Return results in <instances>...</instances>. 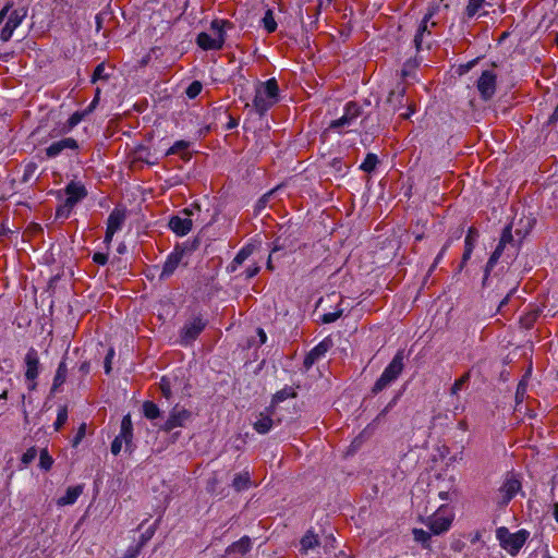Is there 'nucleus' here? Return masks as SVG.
Here are the masks:
<instances>
[{"mask_svg": "<svg viewBox=\"0 0 558 558\" xmlns=\"http://www.w3.org/2000/svg\"><path fill=\"white\" fill-rule=\"evenodd\" d=\"M279 87L275 78L258 84L253 107L259 116H264L278 101Z\"/></svg>", "mask_w": 558, "mask_h": 558, "instance_id": "1", "label": "nucleus"}, {"mask_svg": "<svg viewBox=\"0 0 558 558\" xmlns=\"http://www.w3.org/2000/svg\"><path fill=\"white\" fill-rule=\"evenodd\" d=\"M404 352L403 350H399L397 354L393 356L392 361L389 365L384 369L380 377L375 383L372 392L378 393L383 391L386 387H388L392 381H395L399 375L402 373L404 368Z\"/></svg>", "mask_w": 558, "mask_h": 558, "instance_id": "2", "label": "nucleus"}, {"mask_svg": "<svg viewBox=\"0 0 558 558\" xmlns=\"http://www.w3.org/2000/svg\"><path fill=\"white\" fill-rule=\"evenodd\" d=\"M361 107L356 102H348L345 105L343 116L339 119L332 120L329 123V126L326 129L325 133L328 131L342 133L344 129L352 126L353 122L361 116Z\"/></svg>", "mask_w": 558, "mask_h": 558, "instance_id": "3", "label": "nucleus"}, {"mask_svg": "<svg viewBox=\"0 0 558 558\" xmlns=\"http://www.w3.org/2000/svg\"><path fill=\"white\" fill-rule=\"evenodd\" d=\"M527 532L522 530L517 533H510L506 527L497 531V536L504 548L508 549L511 555H515L524 545L527 538Z\"/></svg>", "mask_w": 558, "mask_h": 558, "instance_id": "4", "label": "nucleus"}, {"mask_svg": "<svg viewBox=\"0 0 558 558\" xmlns=\"http://www.w3.org/2000/svg\"><path fill=\"white\" fill-rule=\"evenodd\" d=\"M26 371L25 378L29 381L28 389L35 390L37 387L36 378L39 374V356L35 348H29L24 359Z\"/></svg>", "mask_w": 558, "mask_h": 558, "instance_id": "5", "label": "nucleus"}, {"mask_svg": "<svg viewBox=\"0 0 558 558\" xmlns=\"http://www.w3.org/2000/svg\"><path fill=\"white\" fill-rule=\"evenodd\" d=\"M444 506H440L437 512H435L433 515L428 517L426 520V525L429 527L430 532L434 535H440L445 532H447L452 523V517L451 515H444L441 513Z\"/></svg>", "mask_w": 558, "mask_h": 558, "instance_id": "6", "label": "nucleus"}, {"mask_svg": "<svg viewBox=\"0 0 558 558\" xmlns=\"http://www.w3.org/2000/svg\"><path fill=\"white\" fill-rule=\"evenodd\" d=\"M387 104L391 106L392 111H397L407 106V112L400 113L403 119H408L412 113V109L410 105H408V99H405V87L401 84H398L397 87L389 93Z\"/></svg>", "mask_w": 558, "mask_h": 558, "instance_id": "7", "label": "nucleus"}, {"mask_svg": "<svg viewBox=\"0 0 558 558\" xmlns=\"http://www.w3.org/2000/svg\"><path fill=\"white\" fill-rule=\"evenodd\" d=\"M496 80L497 75L493 71L486 70L482 72L476 85L482 99L488 100L494 96Z\"/></svg>", "mask_w": 558, "mask_h": 558, "instance_id": "8", "label": "nucleus"}, {"mask_svg": "<svg viewBox=\"0 0 558 558\" xmlns=\"http://www.w3.org/2000/svg\"><path fill=\"white\" fill-rule=\"evenodd\" d=\"M26 16V11L24 9H17L10 13L5 25L2 27L0 32V39L2 41H8L14 32V29L22 23L24 17Z\"/></svg>", "mask_w": 558, "mask_h": 558, "instance_id": "9", "label": "nucleus"}, {"mask_svg": "<svg viewBox=\"0 0 558 558\" xmlns=\"http://www.w3.org/2000/svg\"><path fill=\"white\" fill-rule=\"evenodd\" d=\"M191 417V412L185 410L184 408L174 407L165 422L162 429L166 432H170L175 427L183 426L184 423Z\"/></svg>", "mask_w": 558, "mask_h": 558, "instance_id": "10", "label": "nucleus"}, {"mask_svg": "<svg viewBox=\"0 0 558 558\" xmlns=\"http://www.w3.org/2000/svg\"><path fill=\"white\" fill-rule=\"evenodd\" d=\"M184 253V248L175 247L174 252H172L168 256L167 260L163 264L162 271L159 276L160 280H166L173 275L179 264L181 263Z\"/></svg>", "mask_w": 558, "mask_h": 558, "instance_id": "11", "label": "nucleus"}, {"mask_svg": "<svg viewBox=\"0 0 558 558\" xmlns=\"http://www.w3.org/2000/svg\"><path fill=\"white\" fill-rule=\"evenodd\" d=\"M205 323L202 318H194L192 322L186 324L181 331V341L184 344L194 341L198 335L204 330Z\"/></svg>", "mask_w": 558, "mask_h": 558, "instance_id": "12", "label": "nucleus"}, {"mask_svg": "<svg viewBox=\"0 0 558 558\" xmlns=\"http://www.w3.org/2000/svg\"><path fill=\"white\" fill-rule=\"evenodd\" d=\"M521 488V483L513 478H507L502 486L499 489L500 499L498 500V504L500 506H506L519 492Z\"/></svg>", "mask_w": 558, "mask_h": 558, "instance_id": "13", "label": "nucleus"}, {"mask_svg": "<svg viewBox=\"0 0 558 558\" xmlns=\"http://www.w3.org/2000/svg\"><path fill=\"white\" fill-rule=\"evenodd\" d=\"M78 144L76 140L72 137H65L58 142H53L50 146L46 148V155L49 158H54L60 155L64 149H77Z\"/></svg>", "mask_w": 558, "mask_h": 558, "instance_id": "14", "label": "nucleus"}, {"mask_svg": "<svg viewBox=\"0 0 558 558\" xmlns=\"http://www.w3.org/2000/svg\"><path fill=\"white\" fill-rule=\"evenodd\" d=\"M196 43L204 50H218L222 48L225 38L222 34H219L216 37H211L207 33H201L197 36Z\"/></svg>", "mask_w": 558, "mask_h": 558, "instance_id": "15", "label": "nucleus"}, {"mask_svg": "<svg viewBox=\"0 0 558 558\" xmlns=\"http://www.w3.org/2000/svg\"><path fill=\"white\" fill-rule=\"evenodd\" d=\"M169 227L178 235H185L192 229V220L174 216L170 219Z\"/></svg>", "mask_w": 558, "mask_h": 558, "instance_id": "16", "label": "nucleus"}, {"mask_svg": "<svg viewBox=\"0 0 558 558\" xmlns=\"http://www.w3.org/2000/svg\"><path fill=\"white\" fill-rule=\"evenodd\" d=\"M66 199L72 201L75 205L78 201L87 195L84 185L71 182L65 187Z\"/></svg>", "mask_w": 558, "mask_h": 558, "instance_id": "17", "label": "nucleus"}, {"mask_svg": "<svg viewBox=\"0 0 558 558\" xmlns=\"http://www.w3.org/2000/svg\"><path fill=\"white\" fill-rule=\"evenodd\" d=\"M252 548V542L248 536H243L239 541L229 545L226 549V554H241L245 555Z\"/></svg>", "mask_w": 558, "mask_h": 558, "instance_id": "18", "label": "nucleus"}, {"mask_svg": "<svg viewBox=\"0 0 558 558\" xmlns=\"http://www.w3.org/2000/svg\"><path fill=\"white\" fill-rule=\"evenodd\" d=\"M125 218L126 215L123 209L114 208L108 217L107 228L117 232L121 229Z\"/></svg>", "mask_w": 558, "mask_h": 558, "instance_id": "19", "label": "nucleus"}, {"mask_svg": "<svg viewBox=\"0 0 558 558\" xmlns=\"http://www.w3.org/2000/svg\"><path fill=\"white\" fill-rule=\"evenodd\" d=\"M66 377H68V366H66L65 360L63 359L57 368V372H56V375L53 378V383H52V386L50 389L51 395L54 393L65 383Z\"/></svg>", "mask_w": 558, "mask_h": 558, "instance_id": "20", "label": "nucleus"}, {"mask_svg": "<svg viewBox=\"0 0 558 558\" xmlns=\"http://www.w3.org/2000/svg\"><path fill=\"white\" fill-rule=\"evenodd\" d=\"M319 544L320 543H319L318 535L310 530L305 533V535L300 541L301 551L303 554H306L310 549H313V548L319 546Z\"/></svg>", "mask_w": 558, "mask_h": 558, "instance_id": "21", "label": "nucleus"}, {"mask_svg": "<svg viewBox=\"0 0 558 558\" xmlns=\"http://www.w3.org/2000/svg\"><path fill=\"white\" fill-rule=\"evenodd\" d=\"M83 493V486L82 485H77V486H71L66 489V493L64 496H62L59 500H58V504L61 505V506H65V505H72L76 501V499L80 497V495Z\"/></svg>", "mask_w": 558, "mask_h": 558, "instance_id": "22", "label": "nucleus"}, {"mask_svg": "<svg viewBox=\"0 0 558 558\" xmlns=\"http://www.w3.org/2000/svg\"><path fill=\"white\" fill-rule=\"evenodd\" d=\"M253 253V246L246 245L243 247L233 258L232 263L229 266L231 272H234L239 266H241Z\"/></svg>", "mask_w": 558, "mask_h": 558, "instance_id": "23", "label": "nucleus"}, {"mask_svg": "<svg viewBox=\"0 0 558 558\" xmlns=\"http://www.w3.org/2000/svg\"><path fill=\"white\" fill-rule=\"evenodd\" d=\"M274 421L270 417V414L260 413L257 421L254 423V428L259 434H266L272 427Z\"/></svg>", "mask_w": 558, "mask_h": 558, "instance_id": "24", "label": "nucleus"}, {"mask_svg": "<svg viewBox=\"0 0 558 558\" xmlns=\"http://www.w3.org/2000/svg\"><path fill=\"white\" fill-rule=\"evenodd\" d=\"M251 484L250 473L243 472L234 475L232 486L236 492L248 488Z\"/></svg>", "mask_w": 558, "mask_h": 558, "instance_id": "25", "label": "nucleus"}, {"mask_svg": "<svg viewBox=\"0 0 558 558\" xmlns=\"http://www.w3.org/2000/svg\"><path fill=\"white\" fill-rule=\"evenodd\" d=\"M428 22L429 21L423 19L414 36V45L417 51L422 49L425 34L430 35V31L428 29Z\"/></svg>", "mask_w": 558, "mask_h": 558, "instance_id": "26", "label": "nucleus"}, {"mask_svg": "<svg viewBox=\"0 0 558 558\" xmlns=\"http://www.w3.org/2000/svg\"><path fill=\"white\" fill-rule=\"evenodd\" d=\"M119 437L123 438L126 446L131 442L132 438V421L130 415H125L121 422V432Z\"/></svg>", "mask_w": 558, "mask_h": 558, "instance_id": "27", "label": "nucleus"}, {"mask_svg": "<svg viewBox=\"0 0 558 558\" xmlns=\"http://www.w3.org/2000/svg\"><path fill=\"white\" fill-rule=\"evenodd\" d=\"M333 345V342L330 338H325L323 341H320L314 349H312L310 352L316 356L318 360L320 356H323L328 350H330Z\"/></svg>", "mask_w": 558, "mask_h": 558, "instance_id": "28", "label": "nucleus"}, {"mask_svg": "<svg viewBox=\"0 0 558 558\" xmlns=\"http://www.w3.org/2000/svg\"><path fill=\"white\" fill-rule=\"evenodd\" d=\"M295 397L296 392L292 388H283L275 393L270 408H274L277 403L284 401L287 398Z\"/></svg>", "mask_w": 558, "mask_h": 558, "instance_id": "29", "label": "nucleus"}, {"mask_svg": "<svg viewBox=\"0 0 558 558\" xmlns=\"http://www.w3.org/2000/svg\"><path fill=\"white\" fill-rule=\"evenodd\" d=\"M189 143L185 141H178L175 142L166 153V155H174V154H182V158L185 159L189 155L186 153V149L189 148Z\"/></svg>", "mask_w": 558, "mask_h": 558, "instance_id": "30", "label": "nucleus"}, {"mask_svg": "<svg viewBox=\"0 0 558 558\" xmlns=\"http://www.w3.org/2000/svg\"><path fill=\"white\" fill-rule=\"evenodd\" d=\"M539 313H541V311L538 308H536L534 311L526 313L524 316H522L520 319V324L522 325V327H524L525 329L532 328V326L536 322L537 317L539 316Z\"/></svg>", "mask_w": 558, "mask_h": 558, "instance_id": "31", "label": "nucleus"}, {"mask_svg": "<svg viewBox=\"0 0 558 558\" xmlns=\"http://www.w3.org/2000/svg\"><path fill=\"white\" fill-rule=\"evenodd\" d=\"M144 415L149 420H155L160 415L159 408L151 401H145L143 404Z\"/></svg>", "mask_w": 558, "mask_h": 558, "instance_id": "32", "label": "nucleus"}, {"mask_svg": "<svg viewBox=\"0 0 558 558\" xmlns=\"http://www.w3.org/2000/svg\"><path fill=\"white\" fill-rule=\"evenodd\" d=\"M378 163V158L375 154H367L364 161L361 165V169L365 172H372Z\"/></svg>", "mask_w": 558, "mask_h": 558, "instance_id": "33", "label": "nucleus"}, {"mask_svg": "<svg viewBox=\"0 0 558 558\" xmlns=\"http://www.w3.org/2000/svg\"><path fill=\"white\" fill-rule=\"evenodd\" d=\"M501 256L499 250H495L493 252V254L490 255L487 264H486V267H485V275H484V278H483V286L486 284V281H487V278H488V275L490 272V270L494 268V266L496 265V263L498 262L499 257Z\"/></svg>", "mask_w": 558, "mask_h": 558, "instance_id": "34", "label": "nucleus"}, {"mask_svg": "<svg viewBox=\"0 0 558 558\" xmlns=\"http://www.w3.org/2000/svg\"><path fill=\"white\" fill-rule=\"evenodd\" d=\"M501 256L499 250H495L493 252V254L490 255L487 264H486V267H485V275H484V278H483V286L486 284V281H487V278H488V275L490 272V270L494 268V266L496 265V263L498 262L499 257Z\"/></svg>", "mask_w": 558, "mask_h": 558, "instance_id": "35", "label": "nucleus"}, {"mask_svg": "<svg viewBox=\"0 0 558 558\" xmlns=\"http://www.w3.org/2000/svg\"><path fill=\"white\" fill-rule=\"evenodd\" d=\"M413 536H414V539L416 542L421 543L425 548H427L429 546L428 542L430 539V533H428L422 529H414Z\"/></svg>", "mask_w": 558, "mask_h": 558, "instance_id": "36", "label": "nucleus"}, {"mask_svg": "<svg viewBox=\"0 0 558 558\" xmlns=\"http://www.w3.org/2000/svg\"><path fill=\"white\" fill-rule=\"evenodd\" d=\"M264 27L268 33H272L277 28V23L275 21L274 14L271 10H267L265 16L263 17Z\"/></svg>", "mask_w": 558, "mask_h": 558, "instance_id": "37", "label": "nucleus"}, {"mask_svg": "<svg viewBox=\"0 0 558 558\" xmlns=\"http://www.w3.org/2000/svg\"><path fill=\"white\" fill-rule=\"evenodd\" d=\"M52 463H53L52 457L48 453L47 449H43L40 451V457H39V466L41 469H44L45 471H49L52 466Z\"/></svg>", "mask_w": 558, "mask_h": 558, "instance_id": "38", "label": "nucleus"}, {"mask_svg": "<svg viewBox=\"0 0 558 558\" xmlns=\"http://www.w3.org/2000/svg\"><path fill=\"white\" fill-rule=\"evenodd\" d=\"M73 206L74 204L72 201L65 199L64 203L57 208V218H68Z\"/></svg>", "mask_w": 558, "mask_h": 558, "instance_id": "39", "label": "nucleus"}, {"mask_svg": "<svg viewBox=\"0 0 558 558\" xmlns=\"http://www.w3.org/2000/svg\"><path fill=\"white\" fill-rule=\"evenodd\" d=\"M470 380V372L464 373L459 379L454 381L450 389L451 395H458V392L463 388V386Z\"/></svg>", "mask_w": 558, "mask_h": 558, "instance_id": "40", "label": "nucleus"}, {"mask_svg": "<svg viewBox=\"0 0 558 558\" xmlns=\"http://www.w3.org/2000/svg\"><path fill=\"white\" fill-rule=\"evenodd\" d=\"M485 0H469V3L466 5V14L469 17H473L482 8Z\"/></svg>", "mask_w": 558, "mask_h": 558, "instance_id": "41", "label": "nucleus"}, {"mask_svg": "<svg viewBox=\"0 0 558 558\" xmlns=\"http://www.w3.org/2000/svg\"><path fill=\"white\" fill-rule=\"evenodd\" d=\"M68 420V408L61 407L58 412L57 421L54 422V429L59 430Z\"/></svg>", "mask_w": 558, "mask_h": 558, "instance_id": "42", "label": "nucleus"}, {"mask_svg": "<svg viewBox=\"0 0 558 558\" xmlns=\"http://www.w3.org/2000/svg\"><path fill=\"white\" fill-rule=\"evenodd\" d=\"M106 68L104 63H99L93 73L92 83H96L98 80H107L108 75L106 74Z\"/></svg>", "mask_w": 558, "mask_h": 558, "instance_id": "43", "label": "nucleus"}, {"mask_svg": "<svg viewBox=\"0 0 558 558\" xmlns=\"http://www.w3.org/2000/svg\"><path fill=\"white\" fill-rule=\"evenodd\" d=\"M202 83L198 81H194L190 84V86L186 88V95L189 98H195L201 92H202Z\"/></svg>", "mask_w": 558, "mask_h": 558, "instance_id": "44", "label": "nucleus"}, {"mask_svg": "<svg viewBox=\"0 0 558 558\" xmlns=\"http://www.w3.org/2000/svg\"><path fill=\"white\" fill-rule=\"evenodd\" d=\"M36 456H37V450L35 447H32V448L27 449L26 452L23 453L21 461L23 464L27 465L35 460Z\"/></svg>", "mask_w": 558, "mask_h": 558, "instance_id": "45", "label": "nucleus"}, {"mask_svg": "<svg viewBox=\"0 0 558 558\" xmlns=\"http://www.w3.org/2000/svg\"><path fill=\"white\" fill-rule=\"evenodd\" d=\"M526 387H527V385L524 380H521L518 384L517 391H515L517 403H521L523 401L525 393H526Z\"/></svg>", "mask_w": 558, "mask_h": 558, "instance_id": "46", "label": "nucleus"}, {"mask_svg": "<svg viewBox=\"0 0 558 558\" xmlns=\"http://www.w3.org/2000/svg\"><path fill=\"white\" fill-rule=\"evenodd\" d=\"M155 534V527H149L147 529L140 537V541L137 543V546L140 548H143L146 543L153 537V535Z\"/></svg>", "mask_w": 558, "mask_h": 558, "instance_id": "47", "label": "nucleus"}, {"mask_svg": "<svg viewBox=\"0 0 558 558\" xmlns=\"http://www.w3.org/2000/svg\"><path fill=\"white\" fill-rule=\"evenodd\" d=\"M511 230H512V226L511 225H508L502 230V233H501V236H500V241L502 242V244L507 245V244L513 242V235H512Z\"/></svg>", "mask_w": 558, "mask_h": 558, "instance_id": "48", "label": "nucleus"}, {"mask_svg": "<svg viewBox=\"0 0 558 558\" xmlns=\"http://www.w3.org/2000/svg\"><path fill=\"white\" fill-rule=\"evenodd\" d=\"M342 315V310H339L335 313H326L322 316V322L324 324H330L336 322Z\"/></svg>", "mask_w": 558, "mask_h": 558, "instance_id": "49", "label": "nucleus"}, {"mask_svg": "<svg viewBox=\"0 0 558 558\" xmlns=\"http://www.w3.org/2000/svg\"><path fill=\"white\" fill-rule=\"evenodd\" d=\"M160 390L165 398L169 399L171 397L170 381L166 377L161 378Z\"/></svg>", "mask_w": 558, "mask_h": 558, "instance_id": "50", "label": "nucleus"}, {"mask_svg": "<svg viewBox=\"0 0 558 558\" xmlns=\"http://www.w3.org/2000/svg\"><path fill=\"white\" fill-rule=\"evenodd\" d=\"M225 25H230V23L227 21H219V20H214L211 22V28L216 31V36H218L219 34L223 35V26Z\"/></svg>", "mask_w": 558, "mask_h": 558, "instance_id": "51", "label": "nucleus"}, {"mask_svg": "<svg viewBox=\"0 0 558 558\" xmlns=\"http://www.w3.org/2000/svg\"><path fill=\"white\" fill-rule=\"evenodd\" d=\"M85 433H86V424H85V423H83V424H81V426L78 427L77 433H76V435H75V437H74V439H73V446H74V447H76V446L81 442V440H82V439L84 438V436H85Z\"/></svg>", "mask_w": 558, "mask_h": 558, "instance_id": "52", "label": "nucleus"}, {"mask_svg": "<svg viewBox=\"0 0 558 558\" xmlns=\"http://www.w3.org/2000/svg\"><path fill=\"white\" fill-rule=\"evenodd\" d=\"M82 119V114L78 112L73 113L68 122H66V131H70L72 128H74Z\"/></svg>", "mask_w": 558, "mask_h": 558, "instance_id": "53", "label": "nucleus"}, {"mask_svg": "<svg viewBox=\"0 0 558 558\" xmlns=\"http://www.w3.org/2000/svg\"><path fill=\"white\" fill-rule=\"evenodd\" d=\"M478 236V231L476 228L471 227L468 231L466 238H465V246H468V243H473Z\"/></svg>", "mask_w": 558, "mask_h": 558, "instance_id": "54", "label": "nucleus"}, {"mask_svg": "<svg viewBox=\"0 0 558 558\" xmlns=\"http://www.w3.org/2000/svg\"><path fill=\"white\" fill-rule=\"evenodd\" d=\"M123 440H124L123 438H121V437L117 436V437L114 438V440L112 441V444H111V452H112L114 456H117V454H119V453H120L121 448H122V441H123Z\"/></svg>", "mask_w": 558, "mask_h": 558, "instance_id": "55", "label": "nucleus"}, {"mask_svg": "<svg viewBox=\"0 0 558 558\" xmlns=\"http://www.w3.org/2000/svg\"><path fill=\"white\" fill-rule=\"evenodd\" d=\"M472 252H473V243H468V246H465L464 253L462 255V262L460 265V269H462L464 264L470 259Z\"/></svg>", "mask_w": 558, "mask_h": 558, "instance_id": "56", "label": "nucleus"}, {"mask_svg": "<svg viewBox=\"0 0 558 558\" xmlns=\"http://www.w3.org/2000/svg\"><path fill=\"white\" fill-rule=\"evenodd\" d=\"M114 355L113 349H110L105 359V372L109 374L111 372V361Z\"/></svg>", "mask_w": 558, "mask_h": 558, "instance_id": "57", "label": "nucleus"}, {"mask_svg": "<svg viewBox=\"0 0 558 558\" xmlns=\"http://www.w3.org/2000/svg\"><path fill=\"white\" fill-rule=\"evenodd\" d=\"M93 260L99 265H105L108 262V256L104 253H95Z\"/></svg>", "mask_w": 558, "mask_h": 558, "instance_id": "58", "label": "nucleus"}, {"mask_svg": "<svg viewBox=\"0 0 558 558\" xmlns=\"http://www.w3.org/2000/svg\"><path fill=\"white\" fill-rule=\"evenodd\" d=\"M260 270V267L258 265H254L252 267H248L246 270H245V274H246V278L247 279H251L253 278L254 276H256Z\"/></svg>", "mask_w": 558, "mask_h": 558, "instance_id": "59", "label": "nucleus"}, {"mask_svg": "<svg viewBox=\"0 0 558 558\" xmlns=\"http://www.w3.org/2000/svg\"><path fill=\"white\" fill-rule=\"evenodd\" d=\"M272 193H274V191H270L269 193H267V194L263 195V196L259 198V201H258V203H257V208H258V209H262V208H264V207L267 205L268 199H269V197L271 196V194H272Z\"/></svg>", "mask_w": 558, "mask_h": 558, "instance_id": "60", "label": "nucleus"}, {"mask_svg": "<svg viewBox=\"0 0 558 558\" xmlns=\"http://www.w3.org/2000/svg\"><path fill=\"white\" fill-rule=\"evenodd\" d=\"M317 361L316 356H314L311 352L304 359V366L308 369L315 362Z\"/></svg>", "mask_w": 558, "mask_h": 558, "instance_id": "61", "label": "nucleus"}, {"mask_svg": "<svg viewBox=\"0 0 558 558\" xmlns=\"http://www.w3.org/2000/svg\"><path fill=\"white\" fill-rule=\"evenodd\" d=\"M330 167L333 168L336 172H341L343 170L342 161L338 158L331 160Z\"/></svg>", "mask_w": 558, "mask_h": 558, "instance_id": "62", "label": "nucleus"}, {"mask_svg": "<svg viewBox=\"0 0 558 558\" xmlns=\"http://www.w3.org/2000/svg\"><path fill=\"white\" fill-rule=\"evenodd\" d=\"M448 246H449V242H448V243H447V244L441 248V251L439 252V254L436 256L435 262H434V264L432 265V267H430L429 271H432V270L436 267V265L439 263V260L442 258L444 253H445V251L448 248Z\"/></svg>", "mask_w": 558, "mask_h": 558, "instance_id": "63", "label": "nucleus"}, {"mask_svg": "<svg viewBox=\"0 0 558 558\" xmlns=\"http://www.w3.org/2000/svg\"><path fill=\"white\" fill-rule=\"evenodd\" d=\"M437 10H438V5L429 7L427 13L424 15L423 19L426 21H430V19L436 14Z\"/></svg>", "mask_w": 558, "mask_h": 558, "instance_id": "64", "label": "nucleus"}]
</instances>
